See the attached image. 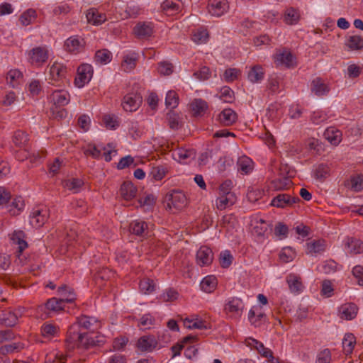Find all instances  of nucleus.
<instances>
[{"instance_id": "obj_45", "label": "nucleus", "mask_w": 363, "mask_h": 363, "mask_svg": "<svg viewBox=\"0 0 363 363\" xmlns=\"http://www.w3.org/2000/svg\"><path fill=\"white\" fill-rule=\"evenodd\" d=\"M65 303L62 300L57 298H51L45 303V308L53 312H58L64 309Z\"/></svg>"}, {"instance_id": "obj_22", "label": "nucleus", "mask_w": 363, "mask_h": 363, "mask_svg": "<svg viewBox=\"0 0 363 363\" xmlns=\"http://www.w3.org/2000/svg\"><path fill=\"white\" fill-rule=\"evenodd\" d=\"M275 62L277 65H283L287 68L294 66L293 55L287 50H284L276 55Z\"/></svg>"}, {"instance_id": "obj_60", "label": "nucleus", "mask_w": 363, "mask_h": 363, "mask_svg": "<svg viewBox=\"0 0 363 363\" xmlns=\"http://www.w3.org/2000/svg\"><path fill=\"white\" fill-rule=\"evenodd\" d=\"M233 257L230 251L225 250L220 254V263L222 267L228 268L233 262Z\"/></svg>"}, {"instance_id": "obj_11", "label": "nucleus", "mask_w": 363, "mask_h": 363, "mask_svg": "<svg viewBox=\"0 0 363 363\" xmlns=\"http://www.w3.org/2000/svg\"><path fill=\"white\" fill-rule=\"evenodd\" d=\"M154 32V28L152 23L139 22L134 28L133 33L139 39H147L152 36Z\"/></svg>"}, {"instance_id": "obj_49", "label": "nucleus", "mask_w": 363, "mask_h": 363, "mask_svg": "<svg viewBox=\"0 0 363 363\" xmlns=\"http://www.w3.org/2000/svg\"><path fill=\"white\" fill-rule=\"evenodd\" d=\"M140 289L141 292L145 294H150L152 293L156 288V285L152 279H143L140 281Z\"/></svg>"}, {"instance_id": "obj_53", "label": "nucleus", "mask_w": 363, "mask_h": 363, "mask_svg": "<svg viewBox=\"0 0 363 363\" xmlns=\"http://www.w3.org/2000/svg\"><path fill=\"white\" fill-rule=\"evenodd\" d=\"M28 141V135L25 132L22 130L15 132L13 137V142L16 146L22 147L26 145Z\"/></svg>"}, {"instance_id": "obj_57", "label": "nucleus", "mask_w": 363, "mask_h": 363, "mask_svg": "<svg viewBox=\"0 0 363 363\" xmlns=\"http://www.w3.org/2000/svg\"><path fill=\"white\" fill-rule=\"evenodd\" d=\"M295 257V252L291 247L284 248L279 254V259L284 263L291 262Z\"/></svg>"}, {"instance_id": "obj_15", "label": "nucleus", "mask_w": 363, "mask_h": 363, "mask_svg": "<svg viewBox=\"0 0 363 363\" xmlns=\"http://www.w3.org/2000/svg\"><path fill=\"white\" fill-rule=\"evenodd\" d=\"M213 259V253L211 248L202 246L196 252V262L200 266L211 264Z\"/></svg>"}, {"instance_id": "obj_21", "label": "nucleus", "mask_w": 363, "mask_h": 363, "mask_svg": "<svg viewBox=\"0 0 363 363\" xmlns=\"http://www.w3.org/2000/svg\"><path fill=\"white\" fill-rule=\"evenodd\" d=\"M286 282L291 293L299 294L302 291L303 286L298 275L289 274L286 277Z\"/></svg>"}, {"instance_id": "obj_41", "label": "nucleus", "mask_w": 363, "mask_h": 363, "mask_svg": "<svg viewBox=\"0 0 363 363\" xmlns=\"http://www.w3.org/2000/svg\"><path fill=\"white\" fill-rule=\"evenodd\" d=\"M167 172L168 169L167 167L158 165L152 167L149 176L151 177L152 180L160 181L166 176Z\"/></svg>"}, {"instance_id": "obj_7", "label": "nucleus", "mask_w": 363, "mask_h": 363, "mask_svg": "<svg viewBox=\"0 0 363 363\" xmlns=\"http://www.w3.org/2000/svg\"><path fill=\"white\" fill-rule=\"evenodd\" d=\"M299 201L300 199L298 196H291L287 194H279L273 198L271 205L277 208H284L291 207Z\"/></svg>"}, {"instance_id": "obj_56", "label": "nucleus", "mask_w": 363, "mask_h": 363, "mask_svg": "<svg viewBox=\"0 0 363 363\" xmlns=\"http://www.w3.org/2000/svg\"><path fill=\"white\" fill-rule=\"evenodd\" d=\"M165 104L167 107L171 108H174L178 106L179 96L174 91L170 90L167 93Z\"/></svg>"}, {"instance_id": "obj_42", "label": "nucleus", "mask_w": 363, "mask_h": 363, "mask_svg": "<svg viewBox=\"0 0 363 363\" xmlns=\"http://www.w3.org/2000/svg\"><path fill=\"white\" fill-rule=\"evenodd\" d=\"M195 152L191 149H179L177 151L173 153L174 159L178 160L180 162H185L188 159H193L195 157Z\"/></svg>"}, {"instance_id": "obj_50", "label": "nucleus", "mask_w": 363, "mask_h": 363, "mask_svg": "<svg viewBox=\"0 0 363 363\" xmlns=\"http://www.w3.org/2000/svg\"><path fill=\"white\" fill-rule=\"evenodd\" d=\"M325 241L318 240L307 243V250L309 253H319L325 250Z\"/></svg>"}, {"instance_id": "obj_2", "label": "nucleus", "mask_w": 363, "mask_h": 363, "mask_svg": "<svg viewBox=\"0 0 363 363\" xmlns=\"http://www.w3.org/2000/svg\"><path fill=\"white\" fill-rule=\"evenodd\" d=\"M166 198L167 200V206L173 213L182 210L187 205V199L181 191L173 190L167 195Z\"/></svg>"}, {"instance_id": "obj_17", "label": "nucleus", "mask_w": 363, "mask_h": 363, "mask_svg": "<svg viewBox=\"0 0 363 363\" xmlns=\"http://www.w3.org/2000/svg\"><path fill=\"white\" fill-rule=\"evenodd\" d=\"M358 308L353 303H347L342 305L338 310L340 318L345 320L354 319L357 314Z\"/></svg>"}, {"instance_id": "obj_29", "label": "nucleus", "mask_w": 363, "mask_h": 363, "mask_svg": "<svg viewBox=\"0 0 363 363\" xmlns=\"http://www.w3.org/2000/svg\"><path fill=\"white\" fill-rule=\"evenodd\" d=\"M208 106L206 101L196 99L191 104V108L196 116L203 115L208 110Z\"/></svg>"}, {"instance_id": "obj_14", "label": "nucleus", "mask_w": 363, "mask_h": 363, "mask_svg": "<svg viewBox=\"0 0 363 363\" xmlns=\"http://www.w3.org/2000/svg\"><path fill=\"white\" fill-rule=\"evenodd\" d=\"M157 346V341L154 335H144L137 342V347L141 352H152Z\"/></svg>"}, {"instance_id": "obj_4", "label": "nucleus", "mask_w": 363, "mask_h": 363, "mask_svg": "<svg viewBox=\"0 0 363 363\" xmlns=\"http://www.w3.org/2000/svg\"><path fill=\"white\" fill-rule=\"evenodd\" d=\"M28 56L32 65L40 67L48 59V50L45 46L35 47L29 51Z\"/></svg>"}, {"instance_id": "obj_6", "label": "nucleus", "mask_w": 363, "mask_h": 363, "mask_svg": "<svg viewBox=\"0 0 363 363\" xmlns=\"http://www.w3.org/2000/svg\"><path fill=\"white\" fill-rule=\"evenodd\" d=\"M93 75V68L91 65L83 64L77 69V77L75 78L74 84L79 87H83L85 84L88 83Z\"/></svg>"}, {"instance_id": "obj_54", "label": "nucleus", "mask_w": 363, "mask_h": 363, "mask_svg": "<svg viewBox=\"0 0 363 363\" xmlns=\"http://www.w3.org/2000/svg\"><path fill=\"white\" fill-rule=\"evenodd\" d=\"M9 211L11 215L18 214L19 212L24 208V201L21 196L14 199L11 204L9 206Z\"/></svg>"}, {"instance_id": "obj_63", "label": "nucleus", "mask_w": 363, "mask_h": 363, "mask_svg": "<svg viewBox=\"0 0 363 363\" xmlns=\"http://www.w3.org/2000/svg\"><path fill=\"white\" fill-rule=\"evenodd\" d=\"M177 297H178V293L172 289H169L165 292H164L162 294L160 295V298L162 301L167 302V301H173L176 300L177 298Z\"/></svg>"}, {"instance_id": "obj_64", "label": "nucleus", "mask_w": 363, "mask_h": 363, "mask_svg": "<svg viewBox=\"0 0 363 363\" xmlns=\"http://www.w3.org/2000/svg\"><path fill=\"white\" fill-rule=\"evenodd\" d=\"M352 272L357 284L359 286H363V267L360 265H357L352 269Z\"/></svg>"}, {"instance_id": "obj_35", "label": "nucleus", "mask_w": 363, "mask_h": 363, "mask_svg": "<svg viewBox=\"0 0 363 363\" xmlns=\"http://www.w3.org/2000/svg\"><path fill=\"white\" fill-rule=\"evenodd\" d=\"M342 348L346 355L351 354L356 344V338L352 333H346L342 340Z\"/></svg>"}, {"instance_id": "obj_27", "label": "nucleus", "mask_w": 363, "mask_h": 363, "mask_svg": "<svg viewBox=\"0 0 363 363\" xmlns=\"http://www.w3.org/2000/svg\"><path fill=\"white\" fill-rule=\"evenodd\" d=\"M324 136L333 145H337L342 140V133L333 127L327 128Z\"/></svg>"}, {"instance_id": "obj_43", "label": "nucleus", "mask_w": 363, "mask_h": 363, "mask_svg": "<svg viewBox=\"0 0 363 363\" xmlns=\"http://www.w3.org/2000/svg\"><path fill=\"white\" fill-rule=\"evenodd\" d=\"M22 77L23 74L19 70L11 69L7 74L6 80L11 87L15 88L18 86Z\"/></svg>"}, {"instance_id": "obj_48", "label": "nucleus", "mask_w": 363, "mask_h": 363, "mask_svg": "<svg viewBox=\"0 0 363 363\" xmlns=\"http://www.w3.org/2000/svg\"><path fill=\"white\" fill-rule=\"evenodd\" d=\"M270 226V224L267 223L265 220L263 219H259L257 220L255 223V225L254 226L253 230L254 233L257 237H264L268 228Z\"/></svg>"}, {"instance_id": "obj_18", "label": "nucleus", "mask_w": 363, "mask_h": 363, "mask_svg": "<svg viewBox=\"0 0 363 363\" xmlns=\"http://www.w3.org/2000/svg\"><path fill=\"white\" fill-rule=\"evenodd\" d=\"M220 123L224 126H229L235 123L238 119L235 111L231 108H225L218 116Z\"/></svg>"}, {"instance_id": "obj_26", "label": "nucleus", "mask_w": 363, "mask_h": 363, "mask_svg": "<svg viewBox=\"0 0 363 363\" xmlns=\"http://www.w3.org/2000/svg\"><path fill=\"white\" fill-rule=\"evenodd\" d=\"M264 74L262 67L257 65L251 67L247 74V78L252 83H258L264 79Z\"/></svg>"}, {"instance_id": "obj_39", "label": "nucleus", "mask_w": 363, "mask_h": 363, "mask_svg": "<svg viewBox=\"0 0 363 363\" xmlns=\"http://www.w3.org/2000/svg\"><path fill=\"white\" fill-rule=\"evenodd\" d=\"M169 126L172 130H178L182 126V118L179 114L171 110L167 113Z\"/></svg>"}, {"instance_id": "obj_62", "label": "nucleus", "mask_w": 363, "mask_h": 363, "mask_svg": "<svg viewBox=\"0 0 363 363\" xmlns=\"http://www.w3.org/2000/svg\"><path fill=\"white\" fill-rule=\"evenodd\" d=\"M220 98L226 103H232L234 99V92L228 86H224L220 90Z\"/></svg>"}, {"instance_id": "obj_32", "label": "nucleus", "mask_w": 363, "mask_h": 363, "mask_svg": "<svg viewBox=\"0 0 363 363\" xmlns=\"http://www.w3.org/2000/svg\"><path fill=\"white\" fill-rule=\"evenodd\" d=\"M25 234L23 231H15L11 237L13 242L18 245V256L28 247L27 242L24 240Z\"/></svg>"}, {"instance_id": "obj_61", "label": "nucleus", "mask_w": 363, "mask_h": 363, "mask_svg": "<svg viewBox=\"0 0 363 363\" xmlns=\"http://www.w3.org/2000/svg\"><path fill=\"white\" fill-rule=\"evenodd\" d=\"M105 126L109 129H116L119 126V121L114 116L105 115L103 118Z\"/></svg>"}, {"instance_id": "obj_47", "label": "nucleus", "mask_w": 363, "mask_h": 363, "mask_svg": "<svg viewBox=\"0 0 363 363\" xmlns=\"http://www.w3.org/2000/svg\"><path fill=\"white\" fill-rule=\"evenodd\" d=\"M137 60L138 56L136 53L125 55L123 57L122 63V66L124 67V70L125 72H130L135 67Z\"/></svg>"}, {"instance_id": "obj_44", "label": "nucleus", "mask_w": 363, "mask_h": 363, "mask_svg": "<svg viewBox=\"0 0 363 363\" xmlns=\"http://www.w3.org/2000/svg\"><path fill=\"white\" fill-rule=\"evenodd\" d=\"M37 13L35 10L29 9L24 11L20 16L19 21L23 26H28L31 24L36 18Z\"/></svg>"}, {"instance_id": "obj_16", "label": "nucleus", "mask_w": 363, "mask_h": 363, "mask_svg": "<svg viewBox=\"0 0 363 363\" xmlns=\"http://www.w3.org/2000/svg\"><path fill=\"white\" fill-rule=\"evenodd\" d=\"M21 314L22 311L20 309L16 311H3L1 323L8 327H13L17 324L18 318L21 316Z\"/></svg>"}, {"instance_id": "obj_33", "label": "nucleus", "mask_w": 363, "mask_h": 363, "mask_svg": "<svg viewBox=\"0 0 363 363\" xmlns=\"http://www.w3.org/2000/svg\"><path fill=\"white\" fill-rule=\"evenodd\" d=\"M300 20L299 11L293 8L290 7L285 11L284 21L288 25H296Z\"/></svg>"}, {"instance_id": "obj_31", "label": "nucleus", "mask_w": 363, "mask_h": 363, "mask_svg": "<svg viewBox=\"0 0 363 363\" xmlns=\"http://www.w3.org/2000/svg\"><path fill=\"white\" fill-rule=\"evenodd\" d=\"M147 230V224L146 222L140 220H135L130 224V231L136 235L143 236Z\"/></svg>"}, {"instance_id": "obj_5", "label": "nucleus", "mask_w": 363, "mask_h": 363, "mask_svg": "<svg viewBox=\"0 0 363 363\" xmlns=\"http://www.w3.org/2000/svg\"><path fill=\"white\" fill-rule=\"evenodd\" d=\"M49 210L46 207H37L30 215V223L35 228L42 227L49 218Z\"/></svg>"}, {"instance_id": "obj_40", "label": "nucleus", "mask_w": 363, "mask_h": 363, "mask_svg": "<svg viewBox=\"0 0 363 363\" xmlns=\"http://www.w3.org/2000/svg\"><path fill=\"white\" fill-rule=\"evenodd\" d=\"M94 60L96 63L106 65L112 60V53L108 49H101L96 52Z\"/></svg>"}, {"instance_id": "obj_58", "label": "nucleus", "mask_w": 363, "mask_h": 363, "mask_svg": "<svg viewBox=\"0 0 363 363\" xmlns=\"http://www.w3.org/2000/svg\"><path fill=\"white\" fill-rule=\"evenodd\" d=\"M211 74L210 69L203 66L199 70L194 72L193 76L199 81H205L211 77Z\"/></svg>"}, {"instance_id": "obj_52", "label": "nucleus", "mask_w": 363, "mask_h": 363, "mask_svg": "<svg viewBox=\"0 0 363 363\" xmlns=\"http://www.w3.org/2000/svg\"><path fill=\"white\" fill-rule=\"evenodd\" d=\"M291 183V180L288 177H279L272 182L273 188L277 190H282L287 189Z\"/></svg>"}, {"instance_id": "obj_24", "label": "nucleus", "mask_w": 363, "mask_h": 363, "mask_svg": "<svg viewBox=\"0 0 363 363\" xmlns=\"http://www.w3.org/2000/svg\"><path fill=\"white\" fill-rule=\"evenodd\" d=\"M58 294L60 296V299L65 303H72L76 300V294L74 289L66 285H62L58 288Z\"/></svg>"}, {"instance_id": "obj_3", "label": "nucleus", "mask_w": 363, "mask_h": 363, "mask_svg": "<svg viewBox=\"0 0 363 363\" xmlns=\"http://www.w3.org/2000/svg\"><path fill=\"white\" fill-rule=\"evenodd\" d=\"M143 97L138 91H131L123 96L122 106L125 111H135L141 106Z\"/></svg>"}, {"instance_id": "obj_28", "label": "nucleus", "mask_w": 363, "mask_h": 363, "mask_svg": "<svg viewBox=\"0 0 363 363\" xmlns=\"http://www.w3.org/2000/svg\"><path fill=\"white\" fill-rule=\"evenodd\" d=\"M345 248L350 253L360 254L363 252V242L360 240L353 238H347Z\"/></svg>"}, {"instance_id": "obj_9", "label": "nucleus", "mask_w": 363, "mask_h": 363, "mask_svg": "<svg viewBox=\"0 0 363 363\" xmlns=\"http://www.w3.org/2000/svg\"><path fill=\"white\" fill-rule=\"evenodd\" d=\"M67 69L62 63L55 62L50 67L49 83L55 84V82L62 81L66 78Z\"/></svg>"}, {"instance_id": "obj_38", "label": "nucleus", "mask_w": 363, "mask_h": 363, "mask_svg": "<svg viewBox=\"0 0 363 363\" xmlns=\"http://www.w3.org/2000/svg\"><path fill=\"white\" fill-rule=\"evenodd\" d=\"M161 8L167 15L172 16L179 12L180 5L174 0H165L161 4Z\"/></svg>"}, {"instance_id": "obj_59", "label": "nucleus", "mask_w": 363, "mask_h": 363, "mask_svg": "<svg viewBox=\"0 0 363 363\" xmlns=\"http://www.w3.org/2000/svg\"><path fill=\"white\" fill-rule=\"evenodd\" d=\"M155 323V318L150 313L143 315L139 320L138 325L143 326L145 329H150Z\"/></svg>"}, {"instance_id": "obj_37", "label": "nucleus", "mask_w": 363, "mask_h": 363, "mask_svg": "<svg viewBox=\"0 0 363 363\" xmlns=\"http://www.w3.org/2000/svg\"><path fill=\"white\" fill-rule=\"evenodd\" d=\"M84 184V181L79 178H71L63 182L64 187L74 193L79 192Z\"/></svg>"}, {"instance_id": "obj_23", "label": "nucleus", "mask_w": 363, "mask_h": 363, "mask_svg": "<svg viewBox=\"0 0 363 363\" xmlns=\"http://www.w3.org/2000/svg\"><path fill=\"white\" fill-rule=\"evenodd\" d=\"M244 308V304L240 298H233L229 300L225 306V311L227 313H232L236 315H240Z\"/></svg>"}, {"instance_id": "obj_46", "label": "nucleus", "mask_w": 363, "mask_h": 363, "mask_svg": "<svg viewBox=\"0 0 363 363\" xmlns=\"http://www.w3.org/2000/svg\"><path fill=\"white\" fill-rule=\"evenodd\" d=\"M330 175V167L325 164H320L314 170V177L316 179L323 181Z\"/></svg>"}, {"instance_id": "obj_13", "label": "nucleus", "mask_w": 363, "mask_h": 363, "mask_svg": "<svg viewBox=\"0 0 363 363\" xmlns=\"http://www.w3.org/2000/svg\"><path fill=\"white\" fill-rule=\"evenodd\" d=\"M311 91L318 96L327 95L330 88L320 77L314 78L311 83Z\"/></svg>"}, {"instance_id": "obj_20", "label": "nucleus", "mask_w": 363, "mask_h": 363, "mask_svg": "<svg viewBox=\"0 0 363 363\" xmlns=\"http://www.w3.org/2000/svg\"><path fill=\"white\" fill-rule=\"evenodd\" d=\"M86 18L88 23L94 26L100 25L106 21V15L95 8H91L87 11Z\"/></svg>"}, {"instance_id": "obj_55", "label": "nucleus", "mask_w": 363, "mask_h": 363, "mask_svg": "<svg viewBox=\"0 0 363 363\" xmlns=\"http://www.w3.org/2000/svg\"><path fill=\"white\" fill-rule=\"evenodd\" d=\"M347 45L351 50H361L363 48V38L359 35L350 36Z\"/></svg>"}, {"instance_id": "obj_25", "label": "nucleus", "mask_w": 363, "mask_h": 363, "mask_svg": "<svg viewBox=\"0 0 363 363\" xmlns=\"http://www.w3.org/2000/svg\"><path fill=\"white\" fill-rule=\"evenodd\" d=\"M237 166L238 172L242 174H247L253 169V162L250 157L243 155L238 158Z\"/></svg>"}, {"instance_id": "obj_8", "label": "nucleus", "mask_w": 363, "mask_h": 363, "mask_svg": "<svg viewBox=\"0 0 363 363\" xmlns=\"http://www.w3.org/2000/svg\"><path fill=\"white\" fill-rule=\"evenodd\" d=\"M207 9L211 16L220 17L228 11L229 5L227 0H209Z\"/></svg>"}, {"instance_id": "obj_34", "label": "nucleus", "mask_w": 363, "mask_h": 363, "mask_svg": "<svg viewBox=\"0 0 363 363\" xmlns=\"http://www.w3.org/2000/svg\"><path fill=\"white\" fill-rule=\"evenodd\" d=\"M265 315L261 311V308L253 307L249 311L248 319L252 325L259 327L262 323V318Z\"/></svg>"}, {"instance_id": "obj_36", "label": "nucleus", "mask_w": 363, "mask_h": 363, "mask_svg": "<svg viewBox=\"0 0 363 363\" xmlns=\"http://www.w3.org/2000/svg\"><path fill=\"white\" fill-rule=\"evenodd\" d=\"M217 279L214 276H207L203 279L201 282V289L206 292L211 293L213 292L217 286Z\"/></svg>"}, {"instance_id": "obj_10", "label": "nucleus", "mask_w": 363, "mask_h": 363, "mask_svg": "<svg viewBox=\"0 0 363 363\" xmlns=\"http://www.w3.org/2000/svg\"><path fill=\"white\" fill-rule=\"evenodd\" d=\"M85 41L77 35L71 36L65 42V49L72 54H77L84 50Z\"/></svg>"}, {"instance_id": "obj_12", "label": "nucleus", "mask_w": 363, "mask_h": 363, "mask_svg": "<svg viewBox=\"0 0 363 363\" xmlns=\"http://www.w3.org/2000/svg\"><path fill=\"white\" fill-rule=\"evenodd\" d=\"M50 100L53 102L55 108L65 106L70 101L69 93L63 89H56L50 95Z\"/></svg>"}, {"instance_id": "obj_19", "label": "nucleus", "mask_w": 363, "mask_h": 363, "mask_svg": "<svg viewBox=\"0 0 363 363\" xmlns=\"http://www.w3.org/2000/svg\"><path fill=\"white\" fill-rule=\"evenodd\" d=\"M137 188L130 181L124 182L120 188V195L125 201L132 200L135 197Z\"/></svg>"}, {"instance_id": "obj_30", "label": "nucleus", "mask_w": 363, "mask_h": 363, "mask_svg": "<svg viewBox=\"0 0 363 363\" xmlns=\"http://www.w3.org/2000/svg\"><path fill=\"white\" fill-rule=\"evenodd\" d=\"M235 201L236 197L235 194H220V196L216 200V206L219 210H223L228 206L233 205Z\"/></svg>"}, {"instance_id": "obj_1", "label": "nucleus", "mask_w": 363, "mask_h": 363, "mask_svg": "<svg viewBox=\"0 0 363 363\" xmlns=\"http://www.w3.org/2000/svg\"><path fill=\"white\" fill-rule=\"evenodd\" d=\"M99 322L96 318L82 315L77 317L67 332L66 342L69 349H88L91 346L99 345L104 340H94L89 333L97 328Z\"/></svg>"}, {"instance_id": "obj_51", "label": "nucleus", "mask_w": 363, "mask_h": 363, "mask_svg": "<svg viewBox=\"0 0 363 363\" xmlns=\"http://www.w3.org/2000/svg\"><path fill=\"white\" fill-rule=\"evenodd\" d=\"M58 330V327L51 323H44L41 326V333L45 337L55 336L57 334Z\"/></svg>"}]
</instances>
